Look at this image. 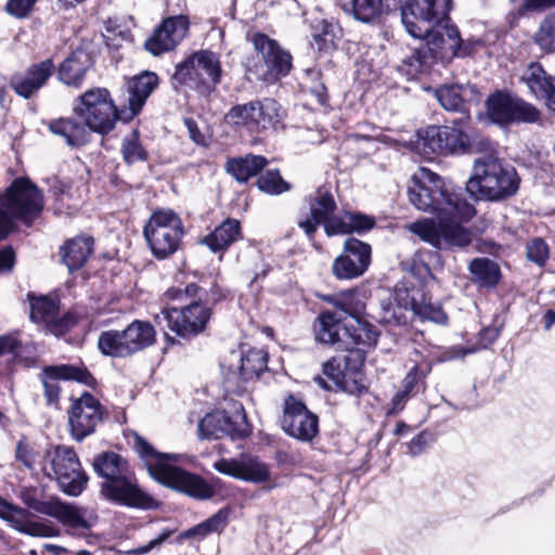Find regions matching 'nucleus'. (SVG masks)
<instances>
[{
    "label": "nucleus",
    "mask_w": 555,
    "mask_h": 555,
    "mask_svg": "<svg viewBox=\"0 0 555 555\" xmlns=\"http://www.w3.org/2000/svg\"><path fill=\"white\" fill-rule=\"evenodd\" d=\"M266 165L267 159L263 156L248 154L228 160L225 169L236 181L246 182L249 178L258 175Z\"/></svg>",
    "instance_id": "obj_38"
},
{
    "label": "nucleus",
    "mask_w": 555,
    "mask_h": 555,
    "mask_svg": "<svg viewBox=\"0 0 555 555\" xmlns=\"http://www.w3.org/2000/svg\"><path fill=\"white\" fill-rule=\"evenodd\" d=\"M305 78L311 83V86H309L310 92L317 98L321 105H325L327 103V92L324 83L320 81V69L307 68L305 70Z\"/></svg>",
    "instance_id": "obj_51"
},
{
    "label": "nucleus",
    "mask_w": 555,
    "mask_h": 555,
    "mask_svg": "<svg viewBox=\"0 0 555 555\" xmlns=\"http://www.w3.org/2000/svg\"><path fill=\"white\" fill-rule=\"evenodd\" d=\"M42 469L56 480L60 489L72 496L79 495L87 487L88 476L75 450L67 446L51 447L43 456Z\"/></svg>",
    "instance_id": "obj_9"
},
{
    "label": "nucleus",
    "mask_w": 555,
    "mask_h": 555,
    "mask_svg": "<svg viewBox=\"0 0 555 555\" xmlns=\"http://www.w3.org/2000/svg\"><path fill=\"white\" fill-rule=\"evenodd\" d=\"M344 332L349 338V344L367 348L374 347L379 336L377 328L365 320L363 315L354 319L352 323L345 325Z\"/></svg>",
    "instance_id": "obj_39"
},
{
    "label": "nucleus",
    "mask_w": 555,
    "mask_h": 555,
    "mask_svg": "<svg viewBox=\"0 0 555 555\" xmlns=\"http://www.w3.org/2000/svg\"><path fill=\"white\" fill-rule=\"evenodd\" d=\"M197 431L201 439H219L223 436L235 439L247 437L250 427L241 406V410L234 416H229L224 411L206 414L199 421Z\"/></svg>",
    "instance_id": "obj_18"
},
{
    "label": "nucleus",
    "mask_w": 555,
    "mask_h": 555,
    "mask_svg": "<svg viewBox=\"0 0 555 555\" xmlns=\"http://www.w3.org/2000/svg\"><path fill=\"white\" fill-rule=\"evenodd\" d=\"M98 348L102 354L112 358H127L133 356L126 330H108L100 334Z\"/></svg>",
    "instance_id": "obj_36"
},
{
    "label": "nucleus",
    "mask_w": 555,
    "mask_h": 555,
    "mask_svg": "<svg viewBox=\"0 0 555 555\" xmlns=\"http://www.w3.org/2000/svg\"><path fill=\"white\" fill-rule=\"evenodd\" d=\"M189 30V20L184 15L168 17L154 30L145 41V48L153 55L168 52L185 37Z\"/></svg>",
    "instance_id": "obj_24"
},
{
    "label": "nucleus",
    "mask_w": 555,
    "mask_h": 555,
    "mask_svg": "<svg viewBox=\"0 0 555 555\" xmlns=\"http://www.w3.org/2000/svg\"><path fill=\"white\" fill-rule=\"evenodd\" d=\"M54 72L53 61L47 59L30 65L24 72L15 73L10 79V86L20 96L30 99L47 85Z\"/></svg>",
    "instance_id": "obj_25"
},
{
    "label": "nucleus",
    "mask_w": 555,
    "mask_h": 555,
    "mask_svg": "<svg viewBox=\"0 0 555 555\" xmlns=\"http://www.w3.org/2000/svg\"><path fill=\"white\" fill-rule=\"evenodd\" d=\"M474 280L481 286H495L501 278L499 266L488 258H475L469 263Z\"/></svg>",
    "instance_id": "obj_41"
},
{
    "label": "nucleus",
    "mask_w": 555,
    "mask_h": 555,
    "mask_svg": "<svg viewBox=\"0 0 555 555\" xmlns=\"http://www.w3.org/2000/svg\"><path fill=\"white\" fill-rule=\"evenodd\" d=\"M452 0H408L401 9V20L414 38L424 39L433 28L449 18Z\"/></svg>",
    "instance_id": "obj_15"
},
{
    "label": "nucleus",
    "mask_w": 555,
    "mask_h": 555,
    "mask_svg": "<svg viewBox=\"0 0 555 555\" xmlns=\"http://www.w3.org/2000/svg\"><path fill=\"white\" fill-rule=\"evenodd\" d=\"M253 44L257 57L247 63L249 80L276 82L292 69V55L264 34H256Z\"/></svg>",
    "instance_id": "obj_10"
},
{
    "label": "nucleus",
    "mask_w": 555,
    "mask_h": 555,
    "mask_svg": "<svg viewBox=\"0 0 555 555\" xmlns=\"http://www.w3.org/2000/svg\"><path fill=\"white\" fill-rule=\"evenodd\" d=\"M43 395L48 405L57 406L61 387L59 380L77 382L93 387L95 378L83 365L57 364L44 366L41 371Z\"/></svg>",
    "instance_id": "obj_19"
},
{
    "label": "nucleus",
    "mask_w": 555,
    "mask_h": 555,
    "mask_svg": "<svg viewBox=\"0 0 555 555\" xmlns=\"http://www.w3.org/2000/svg\"><path fill=\"white\" fill-rule=\"evenodd\" d=\"M257 185L260 191L271 194L279 195L289 190V184L283 180L278 170H268L257 180Z\"/></svg>",
    "instance_id": "obj_50"
},
{
    "label": "nucleus",
    "mask_w": 555,
    "mask_h": 555,
    "mask_svg": "<svg viewBox=\"0 0 555 555\" xmlns=\"http://www.w3.org/2000/svg\"><path fill=\"white\" fill-rule=\"evenodd\" d=\"M38 0H8L7 12L17 18L26 17Z\"/></svg>",
    "instance_id": "obj_55"
},
{
    "label": "nucleus",
    "mask_w": 555,
    "mask_h": 555,
    "mask_svg": "<svg viewBox=\"0 0 555 555\" xmlns=\"http://www.w3.org/2000/svg\"><path fill=\"white\" fill-rule=\"evenodd\" d=\"M312 36L315 41H320L323 44L333 43L335 38L334 25L322 20L314 26Z\"/></svg>",
    "instance_id": "obj_58"
},
{
    "label": "nucleus",
    "mask_w": 555,
    "mask_h": 555,
    "mask_svg": "<svg viewBox=\"0 0 555 555\" xmlns=\"http://www.w3.org/2000/svg\"><path fill=\"white\" fill-rule=\"evenodd\" d=\"M102 420L101 403L91 393L83 392L79 398L73 400L68 423L72 437L76 441H82L93 434Z\"/></svg>",
    "instance_id": "obj_21"
},
{
    "label": "nucleus",
    "mask_w": 555,
    "mask_h": 555,
    "mask_svg": "<svg viewBox=\"0 0 555 555\" xmlns=\"http://www.w3.org/2000/svg\"><path fill=\"white\" fill-rule=\"evenodd\" d=\"M267 367V353L253 349L238 357L237 375L243 380L258 376Z\"/></svg>",
    "instance_id": "obj_42"
},
{
    "label": "nucleus",
    "mask_w": 555,
    "mask_h": 555,
    "mask_svg": "<svg viewBox=\"0 0 555 555\" xmlns=\"http://www.w3.org/2000/svg\"><path fill=\"white\" fill-rule=\"evenodd\" d=\"M487 113L493 122L501 126L513 122H535L540 117V112L532 104L503 92L489 96Z\"/></svg>",
    "instance_id": "obj_16"
},
{
    "label": "nucleus",
    "mask_w": 555,
    "mask_h": 555,
    "mask_svg": "<svg viewBox=\"0 0 555 555\" xmlns=\"http://www.w3.org/2000/svg\"><path fill=\"white\" fill-rule=\"evenodd\" d=\"M499 337V330L486 327L479 333L480 348H488Z\"/></svg>",
    "instance_id": "obj_63"
},
{
    "label": "nucleus",
    "mask_w": 555,
    "mask_h": 555,
    "mask_svg": "<svg viewBox=\"0 0 555 555\" xmlns=\"http://www.w3.org/2000/svg\"><path fill=\"white\" fill-rule=\"evenodd\" d=\"M73 111L83 120L87 129L101 134L112 131L121 115V108L117 109L105 88L87 90L77 99Z\"/></svg>",
    "instance_id": "obj_11"
},
{
    "label": "nucleus",
    "mask_w": 555,
    "mask_h": 555,
    "mask_svg": "<svg viewBox=\"0 0 555 555\" xmlns=\"http://www.w3.org/2000/svg\"><path fill=\"white\" fill-rule=\"evenodd\" d=\"M476 93V89L470 85H444L435 90V96L440 105L452 112H460L468 115L465 103L470 101Z\"/></svg>",
    "instance_id": "obj_31"
},
{
    "label": "nucleus",
    "mask_w": 555,
    "mask_h": 555,
    "mask_svg": "<svg viewBox=\"0 0 555 555\" xmlns=\"http://www.w3.org/2000/svg\"><path fill=\"white\" fill-rule=\"evenodd\" d=\"M221 75L219 56L211 51L202 50L179 63L172 78L180 85L206 94L215 90L221 80Z\"/></svg>",
    "instance_id": "obj_12"
},
{
    "label": "nucleus",
    "mask_w": 555,
    "mask_h": 555,
    "mask_svg": "<svg viewBox=\"0 0 555 555\" xmlns=\"http://www.w3.org/2000/svg\"><path fill=\"white\" fill-rule=\"evenodd\" d=\"M0 518L13 529L31 537L52 538L59 534V530L51 522L33 520L27 509L2 498H0Z\"/></svg>",
    "instance_id": "obj_23"
},
{
    "label": "nucleus",
    "mask_w": 555,
    "mask_h": 555,
    "mask_svg": "<svg viewBox=\"0 0 555 555\" xmlns=\"http://www.w3.org/2000/svg\"><path fill=\"white\" fill-rule=\"evenodd\" d=\"M347 218L350 233L371 230L375 224L374 219L362 214H353L348 211Z\"/></svg>",
    "instance_id": "obj_56"
},
{
    "label": "nucleus",
    "mask_w": 555,
    "mask_h": 555,
    "mask_svg": "<svg viewBox=\"0 0 555 555\" xmlns=\"http://www.w3.org/2000/svg\"><path fill=\"white\" fill-rule=\"evenodd\" d=\"M425 377V373L423 371L420 370V367L417 365H414L410 371L409 373L406 374V376L404 377L403 382H402V391H406V393H411L415 386L417 385V383L423 379Z\"/></svg>",
    "instance_id": "obj_61"
},
{
    "label": "nucleus",
    "mask_w": 555,
    "mask_h": 555,
    "mask_svg": "<svg viewBox=\"0 0 555 555\" xmlns=\"http://www.w3.org/2000/svg\"><path fill=\"white\" fill-rule=\"evenodd\" d=\"M95 473L105 479L101 494L115 504L151 508L153 499L137 485L128 462L115 452H103L93 460Z\"/></svg>",
    "instance_id": "obj_4"
},
{
    "label": "nucleus",
    "mask_w": 555,
    "mask_h": 555,
    "mask_svg": "<svg viewBox=\"0 0 555 555\" xmlns=\"http://www.w3.org/2000/svg\"><path fill=\"white\" fill-rule=\"evenodd\" d=\"M51 133L62 137L70 146H81L89 140L86 126L73 118H55L43 121Z\"/></svg>",
    "instance_id": "obj_33"
},
{
    "label": "nucleus",
    "mask_w": 555,
    "mask_h": 555,
    "mask_svg": "<svg viewBox=\"0 0 555 555\" xmlns=\"http://www.w3.org/2000/svg\"><path fill=\"white\" fill-rule=\"evenodd\" d=\"M241 223L236 219H225L211 233L203 238V243L214 251L227 249L241 237Z\"/></svg>",
    "instance_id": "obj_35"
},
{
    "label": "nucleus",
    "mask_w": 555,
    "mask_h": 555,
    "mask_svg": "<svg viewBox=\"0 0 555 555\" xmlns=\"http://www.w3.org/2000/svg\"><path fill=\"white\" fill-rule=\"evenodd\" d=\"M225 121L235 127H245L249 131H256L254 101L237 104L225 114Z\"/></svg>",
    "instance_id": "obj_46"
},
{
    "label": "nucleus",
    "mask_w": 555,
    "mask_h": 555,
    "mask_svg": "<svg viewBox=\"0 0 555 555\" xmlns=\"http://www.w3.org/2000/svg\"><path fill=\"white\" fill-rule=\"evenodd\" d=\"M323 374L333 382L337 389L348 392L361 391L362 386L359 385L357 378L360 373H354V378L352 384H350L348 378L349 373L341 369L340 362L335 358H332L323 364Z\"/></svg>",
    "instance_id": "obj_44"
},
{
    "label": "nucleus",
    "mask_w": 555,
    "mask_h": 555,
    "mask_svg": "<svg viewBox=\"0 0 555 555\" xmlns=\"http://www.w3.org/2000/svg\"><path fill=\"white\" fill-rule=\"evenodd\" d=\"M121 154L129 165L146 159L147 154L140 143L138 131L134 130L122 139Z\"/></svg>",
    "instance_id": "obj_47"
},
{
    "label": "nucleus",
    "mask_w": 555,
    "mask_h": 555,
    "mask_svg": "<svg viewBox=\"0 0 555 555\" xmlns=\"http://www.w3.org/2000/svg\"><path fill=\"white\" fill-rule=\"evenodd\" d=\"M92 64L91 55L77 49L60 65L59 79L67 86L79 87Z\"/></svg>",
    "instance_id": "obj_29"
},
{
    "label": "nucleus",
    "mask_w": 555,
    "mask_h": 555,
    "mask_svg": "<svg viewBox=\"0 0 555 555\" xmlns=\"http://www.w3.org/2000/svg\"><path fill=\"white\" fill-rule=\"evenodd\" d=\"M424 38L427 41L420 43V47L414 48L412 54L402 61L409 67V75L422 73L430 60L444 62L466 54V51L462 50L460 33L450 24V18L437 24Z\"/></svg>",
    "instance_id": "obj_8"
},
{
    "label": "nucleus",
    "mask_w": 555,
    "mask_h": 555,
    "mask_svg": "<svg viewBox=\"0 0 555 555\" xmlns=\"http://www.w3.org/2000/svg\"><path fill=\"white\" fill-rule=\"evenodd\" d=\"M48 516L57 519L74 534H85L91 527L81 508L62 503L59 500L54 501Z\"/></svg>",
    "instance_id": "obj_34"
},
{
    "label": "nucleus",
    "mask_w": 555,
    "mask_h": 555,
    "mask_svg": "<svg viewBox=\"0 0 555 555\" xmlns=\"http://www.w3.org/2000/svg\"><path fill=\"white\" fill-rule=\"evenodd\" d=\"M20 498L22 502L29 508L34 509L35 512L42 514V515H49L51 507L55 500L50 501H40L36 498V490L34 489H24L20 493Z\"/></svg>",
    "instance_id": "obj_53"
},
{
    "label": "nucleus",
    "mask_w": 555,
    "mask_h": 555,
    "mask_svg": "<svg viewBox=\"0 0 555 555\" xmlns=\"http://www.w3.org/2000/svg\"><path fill=\"white\" fill-rule=\"evenodd\" d=\"M520 80L527 86L530 93L543 100L555 83V77L548 75L541 64L532 62L524 70Z\"/></svg>",
    "instance_id": "obj_37"
},
{
    "label": "nucleus",
    "mask_w": 555,
    "mask_h": 555,
    "mask_svg": "<svg viewBox=\"0 0 555 555\" xmlns=\"http://www.w3.org/2000/svg\"><path fill=\"white\" fill-rule=\"evenodd\" d=\"M30 299V319L35 323H42L54 335H60L75 324V320L69 314L59 318L57 304L48 297H31Z\"/></svg>",
    "instance_id": "obj_26"
},
{
    "label": "nucleus",
    "mask_w": 555,
    "mask_h": 555,
    "mask_svg": "<svg viewBox=\"0 0 555 555\" xmlns=\"http://www.w3.org/2000/svg\"><path fill=\"white\" fill-rule=\"evenodd\" d=\"M310 217L298 222L305 233L311 237L319 224H322L336 210V203L333 195L325 189L320 188L308 199Z\"/></svg>",
    "instance_id": "obj_28"
},
{
    "label": "nucleus",
    "mask_w": 555,
    "mask_h": 555,
    "mask_svg": "<svg viewBox=\"0 0 555 555\" xmlns=\"http://www.w3.org/2000/svg\"><path fill=\"white\" fill-rule=\"evenodd\" d=\"M214 468L235 479L262 483L271 478L270 467L258 456L243 453L236 459H220L214 463Z\"/></svg>",
    "instance_id": "obj_22"
},
{
    "label": "nucleus",
    "mask_w": 555,
    "mask_h": 555,
    "mask_svg": "<svg viewBox=\"0 0 555 555\" xmlns=\"http://www.w3.org/2000/svg\"><path fill=\"white\" fill-rule=\"evenodd\" d=\"M229 511L220 509L204 522L208 533L221 532L228 525Z\"/></svg>",
    "instance_id": "obj_59"
},
{
    "label": "nucleus",
    "mask_w": 555,
    "mask_h": 555,
    "mask_svg": "<svg viewBox=\"0 0 555 555\" xmlns=\"http://www.w3.org/2000/svg\"><path fill=\"white\" fill-rule=\"evenodd\" d=\"M43 208L42 194L28 178H17L0 195V241L14 229L16 219L27 223Z\"/></svg>",
    "instance_id": "obj_7"
},
{
    "label": "nucleus",
    "mask_w": 555,
    "mask_h": 555,
    "mask_svg": "<svg viewBox=\"0 0 555 555\" xmlns=\"http://www.w3.org/2000/svg\"><path fill=\"white\" fill-rule=\"evenodd\" d=\"M15 260L14 250L7 247L0 250V271H9L13 268Z\"/></svg>",
    "instance_id": "obj_64"
},
{
    "label": "nucleus",
    "mask_w": 555,
    "mask_h": 555,
    "mask_svg": "<svg viewBox=\"0 0 555 555\" xmlns=\"http://www.w3.org/2000/svg\"><path fill=\"white\" fill-rule=\"evenodd\" d=\"M431 434L423 430L406 444L408 453L412 456L422 454L431 442Z\"/></svg>",
    "instance_id": "obj_57"
},
{
    "label": "nucleus",
    "mask_w": 555,
    "mask_h": 555,
    "mask_svg": "<svg viewBox=\"0 0 555 555\" xmlns=\"http://www.w3.org/2000/svg\"><path fill=\"white\" fill-rule=\"evenodd\" d=\"M469 115H464L451 121V125L428 126L417 131L418 146L425 154H455L463 153L469 139L466 133Z\"/></svg>",
    "instance_id": "obj_14"
},
{
    "label": "nucleus",
    "mask_w": 555,
    "mask_h": 555,
    "mask_svg": "<svg viewBox=\"0 0 555 555\" xmlns=\"http://www.w3.org/2000/svg\"><path fill=\"white\" fill-rule=\"evenodd\" d=\"M256 131L266 130L280 122V105L273 99L254 101Z\"/></svg>",
    "instance_id": "obj_45"
},
{
    "label": "nucleus",
    "mask_w": 555,
    "mask_h": 555,
    "mask_svg": "<svg viewBox=\"0 0 555 555\" xmlns=\"http://www.w3.org/2000/svg\"><path fill=\"white\" fill-rule=\"evenodd\" d=\"M204 293L195 283H190L184 288H169L166 297L179 305L163 309L155 317L157 325L167 326L183 338L197 336L205 330L211 315L210 309L202 301Z\"/></svg>",
    "instance_id": "obj_3"
},
{
    "label": "nucleus",
    "mask_w": 555,
    "mask_h": 555,
    "mask_svg": "<svg viewBox=\"0 0 555 555\" xmlns=\"http://www.w3.org/2000/svg\"><path fill=\"white\" fill-rule=\"evenodd\" d=\"M322 300L333 306L337 314L345 320L347 317L352 320L361 317L365 312V301L361 294L354 289H348L337 294L322 296Z\"/></svg>",
    "instance_id": "obj_32"
},
{
    "label": "nucleus",
    "mask_w": 555,
    "mask_h": 555,
    "mask_svg": "<svg viewBox=\"0 0 555 555\" xmlns=\"http://www.w3.org/2000/svg\"><path fill=\"white\" fill-rule=\"evenodd\" d=\"M409 201L418 210L437 218H423L408 225L422 241L438 249L463 248L470 244L472 233L463 225L476 210L460 190L447 184L440 176L421 167L408 188Z\"/></svg>",
    "instance_id": "obj_1"
},
{
    "label": "nucleus",
    "mask_w": 555,
    "mask_h": 555,
    "mask_svg": "<svg viewBox=\"0 0 555 555\" xmlns=\"http://www.w3.org/2000/svg\"><path fill=\"white\" fill-rule=\"evenodd\" d=\"M344 320L331 310L322 311L314 324L315 339L323 344L339 345V324Z\"/></svg>",
    "instance_id": "obj_40"
},
{
    "label": "nucleus",
    "mask_w": 555,
    "mask_h": 555,
    "mask_svg": "<svg viewBox=\"0 0 555 555\" xmlns=\"http://www.w3.org/2000/svg\"><path fill=\"white\" fill-rule=\"evenodd\" d=\"M382 0H352L353 16L363 23L376 21L382 13Z\"/></svg>",
    "instance_id": "obj_48"
},
{
    "label": "nucleus",
    "mask_w": 555,
    "mask_h": 555,
    "mask_svg": "<svg viewBox=\"0 0 555 555\" xmlns=\"http://www.w3.org/2000/svg\"><path fill=\"white\" fill-rule=\"evenodd\" d=\"M158 83V77L154 73L145 72L129 80L127 86L128 105L121 108L120 120L129 121L142 109L146 99Z\"/></svg>",
    "instance_id": "obj_27"
},
{
    "label": "nucleus",
    "mask_w": 555,
    "mask_h": 555,
    "mask_svg": "<svg viewBox=\"0 0 555 555\" xmlns=\"http://www.w3.org/2000/svg\"><path fill=\"white\" fill-rule=\"evenodd\" d=\"M93 238L87 235H79L65 242L60 249V255L69 272H74L86 264L93 253Z\"/></svg>",
    "instance_id": "obj_30"
},
{
    "label": "nucleus",
    "mask_w": 555,
    "mask_h": 555,
    "mask_svg": "<svg viewBox=\"0 0 555 555\" xmlns=\"http://www.w3.org/2000/svg\"><path fill=\"white\" fill-rule=\"evenodd\" d=\"M347 214L348 211H344L339 215L333 214L322 223L326 235L333 236L350 233Z\"/></svg>",
    "instance_id": "obj_52"
},
{
    "label": "nucleus",
    "mask_w": 555,
    "mask_h": 555,
    "mask_svg": "<svg viewBox=\"0 0 555 555\" xmlns=\"http://www.w3.org/2000/svg\"><path fill=\"white\" fill-rule=\"evenodd\" d=\"M143 234L153 256L163 260L178 250L183 236V224L173 210L159 209L149 218Z\"/></svg>",
    "instance_id": "obj_13"
},
{
    "label": "nucleus",
    "mask_w": 555,
    "mask_h": 555,
    "mask_svg": "<svg viewBox=\"0 0 555 555\" xmlns=\"http://www.w3.org/2000/svg\"><path fill=\"white\" fill-rule=\"evenodd\" d=\"M281 424L288 436L300 441H311L319 431L318 416L294 396H289L284 402Z\"/></svg>",
    "instance_id": "obj_20"
},
{
    "label": "nucleus",
    "mask_w": 555,
    "mask_h": 555,
    "mask_svg": "<svg viewBox=\"0 0 555 555\" xmlns=\"http://www.w3.org/2000/svg\"><path fill=\"white\" fill-rule=\"evenodd\" d=\"M129 343L131 345L133 354L150 347L155 341V330L144 321L135 320L131 322L126 328Z\"/></svg>",
    "instance_id": "obj_43"
},
{
    "label": "nucleus",
    "mask_w": 555,
    "mask_h": 555,
    "mask_svg": "<svg viewBox=\"0 0 555 555\" xmlns=\"http://www.w3.org/2000/svg\"><path fill=\"white\" fill-rule=\"evenodd\" d=\"M533 39L544 52L550 53L555 51V14L542 21Z\"/></svg>",
    "instance_id": "obj_49"
},
{
    "label": "nucleus",
    "mask_w": 555,
    "mask_h": 555,
    "mask_svg": "<svg viewBox=\"0 0 555 555\" xmlns=\"http://www.w3.org/2000/svg\"><path fill=\"white\" fill-rule=\"evenodd\" d=\"M516 169L493 155L474 162V173L466 183L467 192L477 199L502 201L519 188Z\"/></svg>",
    "instance_id": "obj_5"
},
{
    "label": "nucleus",
    "mask_w": 555,
    "mask_h": 555,
    "mask_svg": "<svg viewBox=\"0 0 555 555\" xmlns=\"http://www.w3.org/2000/svg\"><path fill=\"white\" fill-rule=\"evenodd\" d=\"M393 300L382 302L378 321L389 325L405 324L409 320L408 312L421 320H428L437 324L447 322V314L438 305L428 301L424 291L418 286H408L405 283L397 284L393 292Z\"/></svg>",
    "instance_id": "obj_6"
},
{
    "label": "nucleus",
    "mask_w": 555,
    "mask_h": 555,
    "mask_svg": "<svg viewBox=\"0 0 555 555\" xmlns=\"http://www.w3.org/2000/svg\"><path fill=\"white\" fill-rule=\"evenodd\" d=\"M528 260L542 267L548 258V247L542 238H534L527 245Z\"/></svg>",
    "instance_id": "obj_54"
},
{
    "label": "nucleus",
    "mask_w": 555,
    "mask_h": 555,
    "mask_svg": "<svg viewBox=\"0 0 555 555\" xmlns=\"http://www.w3.org/2000/svg\"><path fill=\"white\" fill-rule=\"evenodd\" d=\"M172 533H173V531L170 529L164 530L156 538L151 540L145 545H142V546H139V547H135V548L129 551V554H131V555L147 554L152 550L159 547Z\"/></svg>",
    "instance_id": "obj_60"
},
{
    "label": "nucleus",
    "mask_w": 555,
    "mask_h": 555,
    "mask_svg": "<svg viewBox=\"0 0 555 555\" xmlns=\"http://www.w3.org/2000/svg\"><path fill=\"white\" fill-rule=\"evenodd\" d=\"M372 261L371 245L356 237L345 241L341 254L332 264V272L338 280H353L363 275Z\"/></svg>",
    "instance_id": "obj_17"
},
{
    "label": "nucleus",
    "mask_w": 555,
    "mask_h": 555,
    "mask_svg": "<svg viewBox=\"0 0 555 555\" xmlns=\"http://www.w3.org/2000/svg\"><path fill=\"white\" fill-rule=\"evenodd\" d=\"M132 444L144 462L150 476L159 483L201 500L214 496V488L204 479L173 464L180 457L179 454L160 453L135 433L132 435Z\"/></svg>",
    "instance_id": "obj_2"
},
{
    "label": "nucleus",
    "mask_w": 555,
    "mask_h": 555,
    "mask_svg": "<svg viewBox=\"0 0 555 555\" xmlns=\"http://www.w3.org/2000/svg\"><path fill=\"white\" fill-rule=\"evenodd\" d=\"M554 4L555 0H524V4L519 9V14H524L527 11L545 9Z\"/></svg>",
    "instance_id": "obj_62"
}]
</instances>
